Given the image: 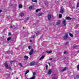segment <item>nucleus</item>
Returning a JSON list of instances; mask_svg holds the SVG:
<instances>
[{
  "label": "nucleus",
  "mask_w": 79,
  "mask_h": 79,
  "mask_svg": "<svg viewBox=\"0 0 79 79\" xmlns=\"http://www.w3.org/2000/svg\"><path fill=\"white\" fill-rule=\"evenodd\" d=\"M68 33H66L65 34V36H64V40H66L68 38Z\"/></svg>",
  "instance_id": "f257e3e1"
},
{
  "label": "nucleus",
  "mask_w": 79,
  "mask_h": 79,
  "mask_svg": "<svg viewBox=\"0 0 79 79\" xmlns=\"http://www.w3.org/2000/svg\"><path fill=\"white\" fill-rule=\"evenodd\" d=\"M33 53H34V49H32L30 52H29V54L30 55H32V54H33Z\"/></svg>",
  "instance_id": "f03ea898"
},
{
  "label": "nucleus",
  "mask_w": 79,
  "mask_h": 79,
  "mask_svg": "<svg viewBox=\"0 0 79 79\" xmlns=\"http://www.w3.org/2000/svg\"><path fill=\"white\" fill-rule=\"evenodd\" d=\"M4 66L7 69H8L9 67L8 65V63H7V62L4 63Z\"/></svg>",
  "instance_id": "7ed1b4c3"
},
{
  "label": "nucleus",
  "mask_w": 79,
  "mask_h": 79,
  "mask_svg": "<svg viewBox=\"0 0 79 79\" xmlns=\"http://www.w3.org/2000/svg\"><path fill=\"white\" fill-rule=\"evenodd\" d=\"M35 64V62H31L30 64V66H34Z\"/></svg>",
  "instance_id": "20e7f679"
},
{
  "label": "nucleus",
  "mask_w": 79,
  "mask_h": 79,
  "mask_svg": "<svg viewBox=\"0 0 79 79\" xmlns=\"http://www.w3.org/2000/svg\"><path fill=\"white\" fill-rule=\"evenodd\" d=\"M49 20H50L51 18H52V16H51V15H48L47 16Z\"/></svg>",
  "instance_id": "39448f33"
},
{
  "label": "nucleus",
  "mask_w": 79,
  "mask_h": 79,
  "mask_svg": "<svg viewBox=\"0 0 79 79\" xmlns=\"http://www.w3.org/2000/svg\"><path fill=\"white\" fill-rule=\"evenodd\" d=\"M66 20H64L62 21V23L64 24V26H66Z\"/></svg>",
  "instance_id": "423d86ee"
},
{
  "label": "nucleus",
  "mask_w": 79,
  "mask_h": 79,
  "mask_svg": "<svg viewBox=\"0 0 79 79\" xmlns=\"http://www.w3.org/2000/svg\"><path fill=\"white\" fill-rule=\"evenodd\" d=\"M52 73V70L51 69H49L48 71V74L49 75H50Z\"/></svg>",
  "instance_id": "0eeeda50"
},
{
  "label": "nucleus",
  "mask_w": 79,
  "mask_h": 79,
  "mask_svg": "<svg viewBox=\"0 0 79 79\" xmlns=\"http://www.w3.org/2000/svg\"><path fill=\"white\" fill-rule=\"evenodd\" d=\"M60 13H63V12L64 11V10L62 8H61V9L60 10Z\"/></svg>",
  "instance_id": "6e6552de"
},
{
  "label": "nucleus",
  "mask_w": 79,
  "mask_h": 79,
  "mask_svg": "<svg viewBox=\"0 0 79 79\" xmlns=\"http://www.w3.org/2000/svg\"><path fill=\"white\" fill-rule=\"evenodd\" d=\"M79 77V75L75 76H74V79H78Z\"/></svg>",
  "instance_id": "1a4fd4ad"
},
{
  "label": "nucleus",
  "mask_w": 79,
  "mask_h": 79,
  "mask_svg": "<svg viewBox=\"0 0 79 79\" xmlns=\"http://www.w3.org/2000/svg\"><path fill=\"white\" fill-rule=\"evenodd\" d=\"M33 7H34V5L31 6H30L29 9L30 10H32V8H33Z\"/></svg>",
  "instance_id": "9d476101"
},
{
  "label": "nucleus",
  "mask_w": 79,
  "mask_h": 79,
  "mask_svg": "<svg viewBox=\"0 0 79 79\" xmlns=\"http://www.w3.org/2000/svg\"><path fill=\"white\" fill-rule=\"evenodd\" d=\"M65 70H66V68H65L63 69H62L61 70V72H63V71H65Z\"/></svg>",
  "instance_id": "9b49d317"
},
{
  "label": "nucleus",
  "mask_w": 79,
  "mask_h": 79,
  "mask_svg": "<svg viewBox=\"0 0 79 79\" xmlns=\"http://www.w3.org/2000/svg\"><path fill=\"white\" fill-rule=\"evenodd\" d=\"M19 8H22L23 7V5L22 4H20L19 6Z\"/></svg>",
  "instance_id": "f8f14e48"
},
{
  "label": "nucleus",
  "mask_w": 79,
  "mask_h": 79,
  "mask_svg": "<svg viewBox=\"0 0 79 79\" xmlns=\"http://www.w3.org/2000/svg\"><path fill=\"white\" fill-rule=\"evenodd\" d=\"M66 19H67L71 20V18L69 17H67L66 18Z\"/></svg>",
  "instance_id": "ddd939ff"
},
{
  "label": "nucleus",
  "mask_w": 79,
  "mask_h": 79,
  "mask_svg": "<svg viewBox=\"0 0 79 79\" xmlns=\"http://www.w3.org/2000/svg\"><path fill=\"white\" fill-rule=\"evenodd\" d=\"M69 35L70 36V37H73L74 36L73 35V34H72L70 33H69Z\"/></svg>",
  "instance_id": "4468645a"
},
{
  "label": "nucleus",
  "mask_w": 79,
  "mask_h": 79,
  "mask_svg": "<svg viewBox=\"0 0 79 79\" xmlns=\"http://www.w3.org/2000/svg\"><path fill=\"white\" fill-rule=\"evenodd\" d=\"M44 56H42L39 59V60H42L44 58Z\"/></svg>",
  "instance_id": "2eb2a0df"
},
{
  "label": "nucleus",
  "mask_w": 79,
  "mask_h": 79,
  "mask_svg": "<svg viewBox=\"0 0 79 79\" xmlns=\"http://www.w3.org/2000/svg\"><path fill=\"white\" fill-rule=\"evenodd\" d=\"M11 39V37H9L7 39V40L9 41Z\"/></svg>",
  "instance_id": "dca6fc26"
},
{
  "label": "nucleus",
  "mask_w": 79,
  "mask_h": 79,
  "mask_svg": "<svg viewBox=\"0 0 79 79\" xmlns=\"http://www.w3.org/2000/svg\"><path fill=\"white\" fill-rule=\"evenodd\" d=\"M42 14H43V13H40L38 15V16H41V15H42Z\"/></svg>",
  "instance_id": "f3484780"
},
{
  "label": "nucleus",
  "mask_w": 79,
  "mask_h": 79,
  "mask_svg": "<svg viewBox=\"0 0 79 79\" xmlns=\"http://www.w3.org/2000/svg\"><path fill=\"white\" fill-rule=\"evenodd\" d=\"M24 58L25 59H28V56H24Z\"/></svg>",
  "instance_id": "a211bd4d"
},
{
  "label": "nucleus",
  "mask_w": 79,
  "mask_h": 79,
  "mask_svg": "<svg viewBox=\"0 0 79 79\" xmlns=\"http://www.w3.org/2000/svg\"><path fill=\"white\" fill-rule=\"evenodd\" d=\"M24 16V13H21L20 14V16L21 17H23Z\"/></svg>",
  "instance_id": "6ab92c4d"
},
{
  "label": "nucleus",
  "mask_w": 79,
  "mask_h": 79,
  "mask_svg": "<svg viewBox=\"0 0 79 79\" xmlns=\"http://www.w3.org/2000/svg\"><path fill=\"white\" fill-rule=\"evenodd\" d=\"M62 17V15H61V14H60L59 15V18H61Z\"/></svg>",
  "instance_id": "aec40b11"
},
{
  "label": "nucleus",
  "mask_w": 79,
  "mask_h": 79,
  "mask_svg": "<svg viewBox=\"0 0 79 79\" xmlns=\"http://www.w3.org/2000/svg\"><path fill=\"white\" fill-rule=\"evenodd\" d=\"M40 11V9H37L36 10V12L37 13V12H38V11Z\"/></svg>",
  "instance_id": "412c9836"
},
{
  "label": "nucleus",
  "mask_w": 79,
  "mask_h": 79,
  "mask_svg": "<svg viewBox=\"0 0 79 79\" xmlns=\"http://www.w3.org/2000/svg\"><path fill=\"white\" fill-rule=\"evenodd\" d=\"M46 52L47 53H52V51H46Z\"/></svg>",
  "instance_id": "4be33fe9"
},
{
  "label": "nucleus",
  "mask_w": 79,
  "mask_h": 79,
  "mask_svg": "<svg viewBox=\"0 0 79 79\" xmlns=\"http://www.w3.org/2000/svg\"><path fill=\"white\" fill-rule=\"evenodd\" d=\"M15 62V60H13L12 61H11L10 63L11 64H12V63H14V62Z\"/></svg>",
  "instance_id": "5701e85b"
},
{
  "label": "nucleus",
  "mask_w": 79,
  "mask_h": 79,
  "mask_svg": "<svg viewBox=\"0 0 79 79\" xmlns=\"http://www.w3.org/2000/svg\"><path fill=\"white\" fill-rule=\"evenodd\" d=\"M29 72V70H27L25 73V74H27Z\"/></svg>",
  "instance_id": "b1692460"
},
{
  "label": "nucleus",
  "mask_w": 79,
  "mask_h": 79,
  "mask_svg": "<svg viewBox=\"0 0 79 79\" xmlns=\"http://www.w3.org/2000/svg\"><path fill=\"white\" fill-rule=\"evenodd\" d=\"M60 24V22H56L57 25H58V24Z\"/></svg>",
  "instance_id": "393cba45"
},
{
  "label": "nucleus",
  "mask_w": 79,
  "mask_h": 79,
  "mask_svg": "<svg viewBox=\"0 0 79 79\" xmlns=\"http://www.w3.org/2000/svg\"><path fill=\"white\" fill-rule=\"evenodd\" d=\"M79 7V3H78L77 4V8Z\"/></svg>",
  "instance_id": "a878e982"
},
{
  "label": "nucleus",
  "mask_w": 79,
  "mask_h": 79,
  "mask_svg": "<svg viewBox=\"0 0 79 79\" xmlns=\"http://www.w3.org/2000/svg\"><path fill=\"white\" fill-rule=\"evenodd\" d=\"M69 44V42H67L65 43V45H68Z\"/></svg>",
  "instance_id": "bb28decb"
},
{
  "label": "nucleus",
  "mask_w": 79,
  "mask_h": 79,
  "mask_svg": "<svg viewBox=\"0 0 79 79\" xmlns=\"http://www.w3.org/2000/svg\"><path fill=\"white\" fill-rule=\"evenodd\" d=\"M35 76L31 78H30L29 79H35Z\"/></svg>",
  "instance_id": "cd10ccee"
},
{
  "label": "nucleus",
  "mask_w": 79,
  "mask_h": 79,
  "mask_svg": "<svg viewBox=\"0 0 79 79\" xmlns=\"http://www.w3.org/2000/svg\"><path fill=\"white\" fill-rule=\"evenodd\" d=\"M19 65L20 66H21L22 67V66H23V65H22V64L21 63H19Z\"/></svg>",
  "instance_id": "c85d7f7f"
},
{
  "label": "nucleus",
  "mask_w": 79,
  "mask_h": 79,
  "mask_svg": "<svg viewBox=\"0 0 79 79\" xmlns=\"http://www.w3.org/2000/svg\"><path fill=\"white\" fill-rule=\"evenodd\" d=\"M39 32H39V31H37V32L36 33V35H37L39 33Z\"/></svg>",
  "instance_id": "c756f323"
},
{
  "label": "nucleus",
  "mask_w": 79,
  "mask_h": 79,
  "mask_svg": "<svg viewBox=\"0 0 79 79\" xmlns=\"http://www.w3.org/2000/svg\"><path fill=\"white\" fill-rule=\"evenodd\" d=\"M64 54H67V51H65V52H64Z\"/></svg>",
  "instance_id": "7c9ffc66"
},
{
  "label": "nucleus",
  "mask_w": 79,
  "mask_h": 79,
  "mask_svg": "<svg viewBox=\"0 0 79 79\" xmlns=\"http://www.w3.org/2000/svg\"><path fill=\"white\" fill-rule=\"evenodd\" d=\"M46 68L47 70V69H48V65H46Z\"/></svg>",
  "instance_id": "2f4dec72"
},
{
  "label": "nucleus",
  "mask_w": 79,
  "mask_h": 79,
  "mask_svg": "<svg viewBox=\"0 0 79 79\" xmlns=\"http://www.w3.org/2000/svg\"><path fill=\"white\" fill-rule=\"evenodd\" d=\"M77 69H78V70H79V65H78L77 66Z\"/></svg>",
  "instance_id": "473e14b6"
},
{
  "label": "nucleus",
  "mask_w": 79,
  "mask_h": 79,
  "mask_svg": "<svg viewBox=\"0 0 79 79\" xmlns=\"http://www.w3.org/2000/svg\"><path fill=\"white\" fill-rule=\"evenodd\" d=\"M34 2H35V3H37V0H34Z\"/></svg>",
  "instance_id": "72a5a7b5"
},
{
  "label": "nucleus",
  "mask_w": 79,
  "mask_h": 79,
  "mask_svg": "<svg viewBox=\"0 0 79 79\" xmlns=\"http://www.w3.org/2000/svg\"><path fill=\"white\" fill-rule=\"evenodd\" d=\"M33 75H36V73H33Z\"/></svg>",
  "instance_id": "f704fd0d"
},
{
  "label": "nucleus",
  "mask_w": 79,
  "mask_h": 79,
  "mask_svg": "<svg viewBox=\"0 0 79 79\" xmlns=\"http://www.w3.org/2000/svg\"><path fill=\"white\" fill-rule=\"evenodd\" d=\"M35 37V36H34V35H33L31 36V38H34Z\"/></svg>",
  "instance_id": "c9c22d12"
},
{
  "label": "nucleus",
  "mask_w": 79,
  "mask_h": 79,
  "mask_svg": "<svg viewBox=\"0 0 79 79\" xmlns=\"http://www.w3.org/2000/svg\"><path fill=\"white\" fill-rule=\"evenodd\" d=\"M28 49H29V50H30V49H31V46H28Z\"/></svg>",
  "instance_id": "e433bc0d"
},
{
  "label": "nucleus",
  "mask_w": 79,
  "mask_h": 79,
  "mask_svg": "<svg viewBox=\"0 0 79 79\" xmlns=\"http://www.w3.org/2000/svg\"><path fill=\"white\" fill-rule=\"evenodd\" d=\"M76 45H74V46H73V48H76Z\"/></svg>",
  "instance_id": "4c0bfd02"
},
{
  "label": "nucleus",
  "mask_w": 79,
  "mask_h": 79,
  "mask_svg": "<svg viewBox=\"0 0 79 79\" xmlns=\"http://www.w3.org/2000/svg\"><path fill=\"white\" fill-rule=\"evenodd\" d=\"M7 52V53H10V51H8Z\"/></svg>",
  "instance_id": "58836bf2"
},
{
  "label": "nucleus",
  "mask_w": 79,
  "mask_h": 79,
  "mask_svg": "<svg viewBox=\"0 0 79 79\" xmlns=\"http://www.w3.org/2000/svg\"><path fill=\"white\" fill-rule=\"evenodd\" d=\"M29 17L27 18L26 20L27 21V20H28L29 19Z\"/></svg>",
  "instance_id": "ea45409f"
},
{
  "label": "nucleus",
  "mask_w": 79,
  "mask_h": 79,
  "mask_svg": "<svg viewBox=\"0 0 79 79\" xmlns=\"http://www.w3.org/2000/svg\"><path fill=\"white\" fill-rule=\"evenodd\" d=\"M11 33L10 32H9V35H11Z\"/></svg>",
  "instance_id": "a19ab883"
},
{
  "label": "nucleus",
  "mask_w": 79,
  "mask_h": 79,
  "mask_svg": "<svg viewBox=\"0 0 79 79\" xmlns=\"http://www.w3.org/2000/svg\"><path fill=\"white\" fill-rule=\"evenodd\" d=\"M9 69H11V67H10Z\"/></svg>",
  "instance_id": "79ce46f5"
},
{
  "label": "nucleus",
  "mask_w": 79,
  "mask_h": 79,
  "mask_svg": "<svg viewBox=\"0 0 79 79\" xmlns=\"http://www.w3.org/2000/svg\"><path fill=\"white\" fill-rule=\"evenodd\" d=\"M12 26H10V28H12Z\"/></svg>",
  "instance_id": "37998d69"
},
{
  "label": "nucleus",
  "mask_w": 79,
  "mask_h": 79,
  "mask_svg": "<svg viewBox=\"0 0 79 79\" xmlns=\"http://www.w3.org/2000/svg\"><path fill=\"white\" fill-rule=\"evenodd\" d=\"M2 10H0V13H1V12H2Z\"/></svg>",
  "instance_id": "c03bdc74"
},
{
  "label": "nucleus",
  "mask_w": 79,
  "mask_h": 79,
  "mask_svg": "<svg viewBox=\"0 0 79 79\" xmlns=\"http://www.w3.org/2000/svg\"><path fill=\"white\" fill-rule=\"evenodd\" d=\"M48 64H49V65L50 66V63L48 62Z\"/></svg>",
  "instance_id": "a18cd8bd"
},
{
  "label": "nucleus",
  "mask_w": 79,
  "mask_h": 79,
  "mask_svg": "<svg viewBox=\"0 0 79 79\" xmlns=\"http://www.w3.org/2000/svg\"><path fill=\"white\" fill-rule=\"evenodd\" d=\"M49 60H52V58L50 59Z\"/></svg>",
  "instance_id": "49530a36"
},
{
  "label": "nucleus",
  "mask_w": 79,
  "mask_h": 79,
  "mask_svg": "<svg viewBox=\"0 0 79 79\" xmlns=\"http://www.w3.org/2000/svg\"><path fill=\"white\" fill-rule=\"evenodd\" d=\"M25 79H28V78H27V77H25Z\"/></svg>",
  "instance_id": "de8ad7c7"
},
{
  "label": "nucleus",
  "mask_w": 79,
  "mask_h": 79,
  "mask_svg": "<svg viewBox=\"0 0 79 79\" xmlns=\"http://www.w3.org/2000/svg\"><path fill=\"white\" fill-rule=\"evenodd\" d=\"M30 42H32V40H30Z\"/></svg>",
  "instance_id": "09e8293b"
},
{
  "label": "nucleus",
  "mask_w": 79,
  "mask_h": 79,
  "mask_svg": "<svg viewBox=\"0 0 79 79\" xmlns=\"http://www.w3.org/2000/svg\"><path fill=\"white\" fill-rule=\"evenodd\" d=\"M34 0H32V2H34Z\"/></svg>",
  "instance_id": "8fccbe9b"
},
{
  "label": "nucleus",
  "mask_w": 79,
  "mask_h": 79,
  "mask_svg": "<svg viewBox=\"0 0 79 79\" xmlns=\"http://www.w3.org/2000/svg\"><path fill=\"white\" fill-rule=\"evenodd\" d=\"M13 74H14L13 73H12V75H13Z\"/></svg>",
  "instance_id": "3c124183"
},
{
  "label": "nucleus",
  "mask_w": 79,
  "mask_h": 79,
  "mask_svg": "<svg viewBox=\"0 0 79 79\" xmlns=\"http://www.w3.org/2000/svg\"><path fill=\"white\" fill-rule=\"evenodd\" d=\"M23 29H24V27H23Z\"/></svg>",
  "instance_id": "603ef678"
},
{
  "label": "nucleus",
  "mask_w": 79,
  "mask_h": 79,
  "mask_svg": "<svg viewBox=\"0 0 79 79\" xmlns=\"http://www.w3.org/2000/svg\"><path fill=\"white\" fill-rule=\"evenodd\" d=\"M14 73H15V71H14Z\"/></svg>",
  "instance_id": "864d4df0"
}]
</instances>
